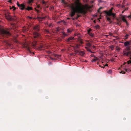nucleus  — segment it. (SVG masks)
<instances>
[{"label":"nucleus","mask_w":131,"mask_h":131,"mask_svg":"<svg viewBox=\"0 0 131 131\" xmlns=\"http://www.w3.org/2000/svg\"><path fill=\"white\" fill-rule=\"evenodd\" d=\"M122 20L123 21L126 23V25H128V23L127 21L125 19L124 17L123 16L122 17Z\"/></svg>","instance_id":"2eb2a0df"},{"label":"nucleus","mask_w":131,"mask_h":131,"mask_svg":"<svg viewBox=\"0 0 131 131\" xmlns=\"http://www.w3.org/2000/svg\"><path fill=\"white\" fill-rule=\"evenodd\" d=\"M85 49H86V50L88 51L89 52H90L91 53H94V52H93L91 51V50H90V49L88 47H85Z\"/></svg>","instance_id":"4468645a"},{"label":"nucleus","mask_w":131,"mask_h":131,"mask_svg":"<svg viewBox=\"0 0 131 131\" xmlns=\"http://www.w3.org/2000/svg\"><path fill=\"white\" fill-rule=\"evenodd\" d=\"M79 17V16H78V17Z\"/></svg>","instance_id":"338daca9"},{"label":"nucleus","mask_w":131,"mask_h":131,"mask_svg":"<svg viewBox=\"0 0 131 131\" xmlns=\"http://www.w3.org/2000/svg\"><path fill=\"white\" fill-rule=\"evenodd\" d=\"M43 32H44L47 34L50 33L49 31L48 30L46 29H44Z\"/></svg>","instance_id":"f3484780"},{"label":"nucleus","mask_w":131,"mask_h":131,"mask_svg":"<svg viewBox=\"0 0 131 131\" xmlns=\"http://www.w3.org/2000/svg\"><path fill=\"white\" fill-rule=\"evenodd\" d=\"M44 48L43 46V45H41L39 47V49H43Z\"/></svg>","instance_id":"393cba45"},{"label":"nucleus","mask_w":131,"mask_h":131,"mask_svg":"<svg viewBox=\"0 0 131 131\" xmlns=\"http://www.w3.org/2000/svg\"><path fill=\"white\" fill-rule=\"evenodd\" d=\"M111 48L113 49V47H111Z\"/></svg>","instance_id":"bf43d9fd"},{"label":"nucleus","mask_w":131,"mask_h":131,"mask_svg":"<svg viewBox=\"0 0 131 131\" xmlns=\"http://www.w3.org/2000/svg\"><path fill=\"white\" fill-rule=\"evenodd\" d=\"M130 49V48L129 47H127L126 49H125L123 51V56H131V52L129 51Z\"/></svg>","instance_id":"20e7f679"},{"label":"nucleus","mask_w":131,"mask_h":131,"mask_svg":"<svg viewBox=\"0 0 131 131\" xmlns=\"http://www.w3.org/2000/svg\"><path fill=\"white\" fill-rule=\"evenodd\" d=\"M81 46V45L79 44H77L76 45L75 47L74 48L75 49H78Z\"/></svg>","instance_id":"9d476101"},{"label":"nucleus","mask_w":131,"mask_h":131,"mask_svg":"<svg viewBox=\"0 0 131 131\" xmlns=\"http://www.w3.org/2000/svg\"><path fill=\"white\" fill-rule=\"evenodd\" d=\"M76 49H75V54H83V52L82 51H80L78 50H77Z\"/></svg>","instance_id":"0eeeda50"},{"label":"nucleus","mask_w":131,"mask_h":131,"mask_svg":"<svg viewBox=\"0 0 131 131\" xmlns=\"http://www.w3.org/2000/svg\"><path fill=\"white\" fill-rule=\"evenodd\" d=\"M62 33L64 37L65 36H67L68 35L67 34H65V32H63Z\"/></svg>","instance_id":"4be33fe9"},{"label":"nucleus","mask_w":131,"mask_h":131,"mask_svg":"<svg viewBox=\"0 0 131 131\" xmlns=\"http://www.w3.org/2000/svg\"><path fill=\"white\" fill-rule=\"evenodd\" d=\"M121 7L122 8H124L125 7V6L124 5H122V6H121Z\"/></svg>","instance_id":"de8ad7c7"},{"label":"nucleus","mask_w":131,"mask_h":131,"mask_svg":"<svg viewBox=\"0 0 131 131\" xmlns=\"http://www.w3.org/2000/svg\"><path fill=\"white\" fill-rule=\"evenodd\" d=\"M108 66V64H106L104 66V67H103L102 66H99V67H102L103 68H104L105 66Z\"/></svg>","instance_id":"473e14b6"},{"label":"nucleus","mask_w":131,"mask_h":131,"mask_svg":"<svg viewBox=\"0 0 131 131\" xmlns=\"http://www.w3.org/2000/svg\"><path fill=\"white\" fill-rule=\"evenodd\" d=\"M92 30V29L91 28H90L88 30V34L90 33V32Z\"/></svg>","instance_id":"c85d7f7f"},{"label":"nucleus","mask_w":131,"mask_h":131,"mask_svg":"<svg viewBox=\"0 0 131 131\" xmlns=\"http://www.w3.org/2000/svg\"><path fill=\"white\" fill-rule=\"evenodd\" d=\"M107 16H111V13L110 12H108V11H106L105 12Z\"/></svg>","instance_id":"dca6fc26"},{"label":"nucleus","mask_w":131,"mask_h":131,"mask_svg":"<svg viewBox=\"0 0 131 131\" xmlns=\"http://www.w3.org/2000/svg\"><path fill=\"white\" fill-rule=\"evenodd\" d=\"M88 34L92 37H93L94 36V35L92 33H88Z\"/></svg>","instance_id":"6ab92c4d"},{"label":"nucleus","mask_w":131,"mask_h":131,"mask_svg":"<svg viewBox=\"0 0 131 131\" xmlns=\"http://www.w3.org/2000/svg\"><path fill=\"white\" fill-rule=\"evenodd\" d=\"M51 25H52L51 24H50L49 25V27H50V26H51Z\"/></svg>","instance_id":"864d4df0"},{"label":"nucleus","mask_w":131,"mask_h":131,"mask_svg":"<svg viewBox=\"0 0 131 131\" xmlns=\"http://www.w3.org/2000/svg\"><path fill=\"white\" fill-rule=\"evenodd\" d=\"M42 3L43 5H46V2L44 1H42Z\"/></svg>","instance_id":"72a5a7b5"},{"label":"nucleus","mask_w":131,"mask_h":131,"mask_svg":"<svg viewBox=\"0 0 131 131\" xmlns=\"http://www.w3.org/2000/svg\"><path fill=\"white\" fill-rule=\"evenodd\" d=\"M115 15V14L112 13H111V16H112L113 17H114Z\"/></svg>","instance_id":"4c0bfd02"},{"label":"nucleus","mask_w":131,"mask_h":131,"mask_svg":"<svg viewBox=\"0 0 131 131\" xmlns=\"http://www.w3.org/2000/svg\"><path fill=\"white\" fill-rule=\"evenodd\" d=\"M5 17L7 19L12 21L14 20V19L11 17L9 14H6L5 15Z\"/></svg>","instance_id":"39448f33"},{"label":"nucleus","mask_w":131,"mask_h":131,"mask_svg":"<svg viewBox=\"0 0 131 131\" xmlns=\"http://www.w3.org/2000/svg\"><path fill=\"white\" fill-rule=\"evenodd\" d=\"M125 10H123V11H122V13H123V12H125Z\"/></svg>","instance_id":"6e6d98bb"},{"label":"nucleus","mask_w":131,"mask_h":131,"mask_svg":"<svg viewBox=\"0 0 131 131\" xmlns=\"http://www.w3.org/2000/svg\"><path fill=\"white\" fill-rule=\"evenodd\" d=\"M125 71H126V72H127V70H126V69H125Z\"/></svg>","instance_id":"052dcab7"},{"label":"nucleus","mask_w":131,"mask_h":131,"mask_svg":"<svg viewBox=\"0 0 131 131\" xmlns=\"http://www.w3.org/2000/svg\"><path fill=\"white\" fill-rule=\"evenodd\" d=\"M108 12H110L111 13H112V9H111L109 11H108Z\"/></svg>","instance_id":"79ce46f5"},{"label":"nucleus","mask_w":131,"mask_h":131,"mask_svg":"<svg viewBox=\"0 0 131 131\" xmlns=\"http://www.w3.org/2000/svg\"><path fill=\"white\" fill-rule=\"evenodd\" d=\"M94 28L96 29H99L100 28V26L99 25H97L94 26Z\"/></svg>","instance_id":"a211bd4d"},{"label":"nucleus","mask_w":131,"mask_h":131,"mask_svg":"<svg viewBox=\"0 0 131 131\" xmlns=\"http://www.w3.org/2000/svg\"><path fill=\"white\" fill-rule=\"evenodd\" d=\"M61 2L62 3L65 5H66L67 4V3L66 2L64 1V0H61Z\"/></svg>","instance_id":"a878e982"},{"label":"nucleus","mask_w":131,"mask_h":131,"mask_svg":"<svg viewBox=\"0 0 131 131\" xmlns=\"http://www.w3.org/2000/svg\"><path fill=\"white\" fill-rule=\"evenodd\" d=\"M127 63L129 64V63H131V60H129L127 62Z\"/></svg>","instance_id":"c9c22d12"},{"label":"nucleus","mask_w":131,"mask_h":131,"mask_svg":"<svg viewBox=\"0 0 131 131\" xmlns=\"http://www.w3.org/2000/svg\"><path fill=\"white\" fill-rule=\"evenodd\" d=\"M94 22L95 23V20H94Z\"/></svg>","instance_id":"e2e57ef3"},{"label":"nucleus","mask_w":131,"mask_h":131,"mask_svg":"<svg viewBox=\"0 0 131 131\" xmlns=\"http://www.w3.org/2000/svg\"><path fill=\"white\" fill-rule=\"evenodd\" d=\"M126 62H125L124 63V65H125V64H126Z\"/></svg>","instance_id":"680f3d73"},{"label":"nucleus","mask_w":131,"mask_h":131,"mask_svg":"<svg viewBox=\"0 0 131 131\" xmlns=\"http://www.w3.org/2000/svg\"><path fill=\"white\" fill-rule=\"evenodd\" d=\"M120 73H122V74H125V72L124 71H122L120 72Z\"/></svg>","instance_id":"ea45409f"},{"label":"nucleus","mask_w":131,"mask_h":131,"mask_svg":"<svg viewBox=\"0 0 131 131\" xmlns=\"http://www.w3.org/2000/svg\"><path fill=\"white\" fill-rule=\"evenodd\" d=\"M25 9L29 11L33 9L31 7L29 6H27L26 8H25Z\"/></svg>","instance_id":"1a4fd4ad"},{"label":"nucleus","mask_w":131,"mask_h":131,"mask_svg":"<svg viewBox=\"0 0 131 131\" xmlns=\"http://www.w3.org/2000/svg\"><path fill=\"white\" fill-rule=\"evenodd\" d=\"M102 8V7H100V8L99 9V10H98V12L100 13V9Z\"/></svg>","instance_id":"e433bc0d"},{"label":"nucleus","mask_w":131,"mask_h":131,"mask_svg":"<svg viewBox=\"0 0 131 131\" xmlns=\"http://www.w3.org/2000/svg\"><path fill=\"white\" fill-rule=\"evenodd\" d=\"M97 64H99V63H98V62L97 63Z\"/></svg>","instance_id":"0e129e2a"},{"label":"nucleus","mask_w":131,"mask_h":131,"mask_svg":"<svg viewBox=\"0 0 131 131\" xmlns=\"http://www.w3.org/2000/svg\"><path fill=\"white\" fill-rule=\"evenodd\" d=\"M11 9H13V10L14 11L15 9V8L14 6H12Z\"/></svg>","instance_id":"f704fd0d"},{"label":"nucleus","mask_w":131,"mask_h":131,"mask_svg":"<svg viewBox=\"0 0 131 131\" xmlns=\"http://www.w3.org/2000/svg\"><path fill=\"white\" fill-rule=\"evenodd\" d=\"M20 6H18L20 8V9L23 10L25 8V5L24 4H21L20 5H19Z\"/></svg>","instance_id":"6e6552de"},{"label":"nucleus","mask_w":131,"mask_h":131,"mask_svg":"<svg viewBox=\"0 0 131 131\" xmlns=\"http://www.w3.org/2000/svg\"><path fill=\"white\" fill-rule=\"evenodd\" d=\"M124 43L125 46H128L131 45V40L130 41H126L124 42Z\"/></svg>","instance_id":"423d86ee"},{"label":"nucleus","mask_w":131,"mask_h":131,"mask_svg":"<svg viewBox=\"0 0 131 131\" xmlns=\"http://www.w3.org/2000/svg\"><path fill=\"white\" fill-rule=\"evenodd\" d=\"M73 39V37H70L69 38L66 40V41L67 42H68L70 41L71 40H72Z\"/></svg>","instance_id":"f8f14e48"},{"label":"nucleus","mask_w":131,"mask_h":131,"mask_svg":"<svg viewBox=\"0 0 131 131\" xmlns=\"http://www.w3.org/2000/svg\"><path fill=\"white\" fill-rule=\"evenodd\" d=\"M50 58L52 60H54V59L53 58H52L51 57H50Z\"/></svg>","instance_id":"3c124183"},{"label":"nucleus","mask_w":131,"mask_h":131,"mask_svg":"<svg viewBox=\"0 0 131 131\" xmlns=\"http://www.w3.org/2000/svg\"><path fill=\"white\" fill-rule=\"evenodd\" d=\"M46 17H38L39 20L40 21H42L43 19H45V18Z\"/></svg>","instance_id":"ddd939ff"},{"label":"nucleus","mask_w":131,"mask_h":131,"mask_svg":"<svg viewBox=\"0 0 131 131\" xmlns=\"http://www.w3.org/2000/svg\"><path fill=\"white\" fill-rule=\"evenodd\" d=\"M8 2L10 3H12V0H9Z\"/></svg>","instance_id":"49530a36"},{"label":"nucleus","mask_w":131,"mask_h":131,"mask_svg":"<svg viewBox=\"0 0 131 131\" xmlns=\"http://www.w3.org/2000/svg\"><path fill=\"white\" fill-rule=\"evenodd\" d=\"M67 19H68V20H69V19H70V18H67Z\"/></svg>","instance_id":"4d7b16f0"},{"label":"nucleus","mask_w":131,"mask_h":131,"mask_svg":"<svg viewBox=\"0 0 131 131\" xmlns=\"http://www.w3.org/2000/svg\"><path fill=\"white\" fill-rule=\"evenodd\" d=\"M106 19L107 20L110 22V23H111L112 22L111 21V19L110 18L107 17Z\"/></svg>","instance_id":"aec40b11"},{"label":"nucleus","mask_w":131,"mask_h":131,"mask_svg":"<svg viewBox=\"0 0 131 131\" xmlns=\"http://www.w3.org/2000/svg\"><path fill=\"white\" fill-rule=\"evenodd\" d=\"M37 7L38 8H40V5H37Z\"/></svg>","instance_id":"c03bdc74"},{"label":"nucleus","mask_w":131,"mask_h":131,"mask_svg":"<svg viewBox=\"0 0 131 131\" xmlns=\"http://www.w3.org/2000/svg\"><path fill=\"white\" fill-rule=\"evenodd\" d=\"M86 45L87 46L89 47H90L91 45V44L89 42L87 43H86Z\"/></svg>","instance_id":"5701e85b"},{"label":"nucleus","mask_w":131,"mask_h":131,"mask_svg":"<svg viewBox=\"0 0 131 131\" xmlns=\"http://www.w3.org/2000/svg\"><path fill=\"white\" fill-rule=\"evenodd\" d=\"M78 40L81 43V44H82L83 43L81 40V39H80V37H79L78 38Z\"/></svg>","instance_id":"b1692460"},{"label":"nucleus","mask_w":131,"mask_h":131,"mask_svg":"<svg viewBox=\"0 0 131 131\" xmlns=\"http://www.w3.org/2000/svg\"><path fill=\"white\" fill-rule=\"evenodd\" d=\"M112 72V71L111 70H109L107 71V73L109 74H111Z\"/></svg>","instance_id":"2f4dec72"},{"label":"nucleus","mask_w":131,"mask_h":131,"mask_svg":"<svg viewBox=\"0 0 131 131\" xmlns=\"http://www.w3.org/2000/svg\"><path fill=\"white\" fill-rule=\"evenodd\" d=\"M17 5L18 6H18H20L19 5H21V4H19L18 3V2H17Z\"/></svg>","instance_id":"37998d69"},{"label":"nucleus","mask_w":131,"mask_h":131,"mask_svg":"<svg viewBox=\"0 0 131 131\" xmlns=\"http://www.w3.org/2000/svg\"><path fill=\"white\" fill-rule=\"evenodd\" d=\"M35 10L38 13H39L40 12V11L39 10H38V9H37L36 8L35 9Z\"/></svg>","instance_id":"58836bf2"},{"label":"nucleus","mask_w":131,"mask_h":131,"mask_svg":"<svg viewBox=\"0 0 131 131\" xmlns=\"http://www.w3.org/2000/svg\"><path fill=\"white\" fill-rule=\"evenodd\" d=\"M98 60V59L97 57H95V58L93 59L92 60V62H95L96 61Z\"/></svg>","instance_id":"9b49d317"},{"label":"nucleus","mask_w":131,"mask_h":131,"mask_svg":"<svg viewBox=\"0 0 131 131\" xmlns=\"http://www.w3.org/2000/svg\"><path fill=\"white\" fill-rule=\"evenodd\" d=\"M33 35L35 38H38L40 37L41 35L40 33H38L40 30V27L39 25H36L34 26L33 27Z\"/></svg>","instance_id":"f03ea898"},{"label":"nucleus","mask_w":131,"mask_h":131,"mask_svg":"<svg viewBox=\"0 0 131 131\" xmlns=\"http://www.w3.org/2000/svg\"><path fill=\"white\" fill-rule=\"evenodd\" d=\"M67 32L68 33H71L72 31V30H71L70 29H68L67 30Z\"/></svg>","instance_id":"412c9836"},{"label":"nucleus","mask_w":131,"mask_h":131,"mask_svg":"<svg viewBox=\"0 0 131 131\" xmlns=\"http://www.w3.org/2000/svg\"><path fill=\"white\" fill-rule=\"evenodd\" d=\"M26 49H27L28 51H29L30 52V49L28 46H27L26 47Z\"/></svg>","instance_id":"bb28decb"},{"label":"nucleus","mask_w":131,"mask_h":131,"mask_svg":"<svg viewBox=\"0 0 131 131\" xmlns=\"http://www.w3.org/2000/svg\"><path fill=\"white\" fill-rule=\"evenodd\" d=\"M28 18H29L30 19H31L32 18L31 17H28Z\"/></svg>","instance_id":"8fccbe9b"},{"label":"nucleus","mask_w":131,"mask_h":131,"mask_svg":"<svg viewBox=\"0 0 131 131\" xmlns=\"http://www.w3.org/2000/svg\"><path fill=\"white\" fill-rule=\"evenodd\" d=\"M129 36V35L128 34H127V35H126L125 37H126V38H127V37Z\"/></svg>","instance_id":"a18cd8bd"},{"label":"nucleus","mask_w":131,"mask_h":131,"mask_svg":"<svg viewBox=\"0 0 131 131\" xmlns=\"http://www.w3.org/2000/svg\"><path fill=\"white\" fill-rule=\"evenodd\" d=\"M72 20H74V18H72Z\"/></svg>","instance_id":"13d9d810"},{"label":"nucleus","mask_w":131,"mask_h":131,"mask_svg":"<svg viewBox=\"0 0 131 131\" xmlns=\"http://www.w3.org/2000/svg\"><path fill=\"white\" fill-rule=\"evenodd\" d=\"M89 41V40H88L87 41Z\"/></svg>","instance_id":"69168bd1"},{"label":"nucleus","mask_w":131,"mask_h":131,"mask_svg":"<svg viewBox=\"0 0 131 131\" xmlns=\"http://www.w3.org/2000/svg\"><path fill=\"white\" fill-rule=\"evenodd\" d=\"M93 49H95L96 48V47H95V46H93Z\"/></svg>","instance_id":"603ef678"},{"label":"nucleus","mask_w":131,"mask_h":131,"mask_svg":"<svg viewBox=\"0 0 131 131\" xmlns=\"http://www.w3.org/2000/svg\"><path fill=\"white\" fill-rule=\"evenodd\" d=\"M46 52L48 54H50L51 53H52V52L49 51H46Z\"/></svg>","instance_id":"7c9ffc66"},{"label":"nucleus","mask_w":131,"mask_h":131,"mask_svg":"<svg viewBox=\"0 0 131 131\" xmlns=\"http://www.w3.org/2000/svg\"><path fill=\"white\" fill-rule=\"evenodd\" d=\"M61 28H59V27L57 28V29H56V30L57 31V32H59L60 30H61Z\"/></svg>","instance_id":"c756f323"},{"label":"nucleus","mask_w":131,"mask_h":131,"mask_svg":"<svg viewBox=\"0 0 131 131\" xmlns=\"http://www.w3.org/2000/svg\"><path fill=\"white\" fill-rule=\"evenodd\" d=\"M75 5L72 4L70 6L71 11L70 15L71 17H73L75 13L85 14L86 12L85 10L88 8V6L87 5H83L79 2V0H75Z\"/></svg>","instance_id":"f257e3e1"},{"label":"nucleus","mask_w":131,"mask_h":131,"mask_svg":"<svg viewBox=\"0 0 131 131\" xmlns=\"http://www.w3.org/2000/svg\"><path fill=\"white\" fill-rule=\"evenodd\" d=\"M33 0H29L28 1V3L29 4H30L32 3L33 2Z\"/></svg>","instance_id":"cd10ccee"},{"label":"nucleus","mask_w":131,"mask_h":131,"mask_svg":"<svg viewBox=\"0 0 131 131\" xmlns=\"http://www.w3.org/2000/svg\"><path fill=\"white\" fill-rule=\"evenodd\" d=\"M91 57H95V56H94V55L93 54H91Z\"/></svg>","instance_id":"a19ab883"},{"label":"nucleus","mask_w":131,"mask_h":131,"mask_svg":"<svg viewBox=\"0 0 131 131\" xmlns=\"http://www.w3.org/2000/svg\"><path fill=\"white\" fill-rule=\"evenodd\" d=\"M50 10H51V9H53V7H50Z\"/></svg>","instance_id":"09e8293b"},{"label":"nucleus","mask_w":131,"mask_h":131,"mask_svg":"<svg viewBox=\"0 0 131 131\" xmlns=\"http://www.w3.org/2000/svg\"><path fill=\"white\" fill-rule=\"evenodd\" d=\"M1 36L3 37L8 38L11 35L8 29H2L0 30Z\"/></svg>","instance_id":"7ed1b4c3"},{"label":"nucleus","mask_w":131,"mask_h":131,"mask_svg":"<svg viewBox=\"0 0 131 131\" xmlns=\"http://www.w3.org/2000/svg\"><path fill=\"white\" fill-rule=\"evenodd\" d=\"M128 9V8H126L124 10H127Z\"/></svg>","instance_id":"5fc2aeb1"}]
</instances>
